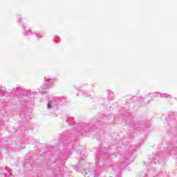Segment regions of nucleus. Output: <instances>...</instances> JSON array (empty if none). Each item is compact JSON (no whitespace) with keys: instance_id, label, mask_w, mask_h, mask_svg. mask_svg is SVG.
<instances>
[{"instance_id":"f257e3e1","label":"nucleus","mask_w":177,"mask_h":177,"mask_svg":"<svg viewBox=\"0 0 177 177\" xmlns=\"http://www.w3.org/2000/svg\"><path fill=\"white\" fill-rule=\"evenodd\" d=\"M62 100V97H54L47 103L48 110H53L55 109H58L59 104L61 103Z\"/></svg>"},{"instance_id":"f03ea898","label":"nucleus","mask_w":177,"mask_h":177,"mask_svg":"<svg viewBox=\"0 0 177 177\" xmlns=\"http://www.w3.org/2000/svg\"><path fill=\"white\" fill-rule=\"evenodd\" d=\"M55 81H57V78H55V77L51 78L50 76L46 75L44 77L45 84H43V86H41V89H49V88H52Z\"/></svg>"},{"instance_id":"7ed1b4c3","label":"nucleus","mask_w":177,"mask_h":177,"mask_svg":"<svg viewBox=\"0 0 177 177\" xmlns=\"http://www.w3.org/2000/svg\"><path fill=\"white\" fill-rule=\"evenodd\" d=\"M82 88H83V89H84V91H83V95H84V96H85L86 97H88L91 96V94H89V93H88V91H86V89H89V88H91V86H88V85L84 84V85L82 86Z\"/></svg>"},{"instance_id":"20e7f679","label":"nucleus","mask_w":177,"mask_h":177,"mask_svg":"<svg viewBox=\"0 0 177 177\" xmlns=\"http://www.w3.org/2000/svg\"><path fill=\"white\" fill-rule=\"evenodd\" d=\"M26 20V17H21L18 20V24L21 26L22 28H26V24H23V21Z\"/></svg>"},{"instance_id":"39448f33","label":"nucleus","mask_w":177,"mask_h":177,"mask_svg":"<svg viewBox=\"0 0 177 177\" xmlns=\"http://www.w3.org/2000/svg\"><path fill=\"white\" fill-rule=\"evenodd\" d=\"M67 122H68L70 124V125H73L74 124V118H73V117L68 118Z\"/></svg>"},{"instance_id":"423d86ee","label":"nucleus","mask_w":177,"mask_h":177,"mask_svg":"<svg viewBox=\"0 0 177 177\" xmlns=\"http://www.w3.org/2000/svg\"><path fill=\"white\" fill-rule=\"evenodd\" d=\"M26 37H28L29 35H32V31L31 30H25L24 33Z\"/></svg>"},{"instance_id":"0eeeda50","label":"nucleus","mask_w":177,"mask_h":177,"mask_svg":"<svg viewBox=\"0 0 177 177\" xmlns=\"http://www.w3.org/2000/svg\"><path fill=\"white\" fill-rule=\"evenodd\" d=\"M160 97H167V99H169V98L172 97V96H171V95H169L168 93H161Z\"/></svg>"},{"instance_id":"6e6552de","label":"nucleus","mask_w":177,"mask_h":177,"mask_svg":"<svg viewBox=\"0 0 177 177\" xmlns=\"http://www.w3.org/2000/svg\"><path fill=\"white\" fill-rule=\"evenodd\" d=\"M149 95H151V96H154V97L161 96V93H160L158 92H154V93H149Z\"/></svg>"},{"instance_id":"1a4fd4ad","label":"nucleus","mask_w":177,"mask_h":177,"mask_svg":"<svg viewBox=\"0 0 177 177\" xmlns=\"http://www.w3.org/2000/svg\"><path fill=\"white\" fill-rule=\"evenodd\" d=\"M108 98H109L110 100H112V99H114V93H109V96H108Z\"/></svg>"},{"instance_id":"9d476101","label":"nucleus","mask_w":177,"mask_h":177,"mask_svg":"<svg viewBox=\"0 0 177 177\" xmlns=\"http://www.w3.org/2000/svg\"><path fill=\"white\" fill-rule=\"evenodd\" d=\"M91 174V175H93V176H94V177H97V176H99V174H97L96 175H95L94 171H92Z\"/></svg>"},{"instance_id":"9b49d317","label":"nucleus","mask_w":177,"mask_h":177,"mask_svg":"<svg viewBox=\"0 0 177 177\" xmlns=\"http://www.w3.org/2000/svg\"><path fill=\"white\" fill-rule=\"evenodd\" d=\"M82 174H85L86 175H88V174H89V172L85 171L84 172L82 171Z\"/></svg>"},{"instance_id":"f8f14e48","label":"nucleus","mask_w":177,"mask_h":177,"mask_svg":"<svg viewBox=\"0 0 177 177\" xmlns=\"http://www.w3.org/2000/svg\"><path fill=\"white\" fill-rule=\"evenodd\" d=\"M37 38H41V37H42V35L39 34V35H37Z\"/></svg>"},{"instance_id":"ddd939ff","label":"nucleus","mask_w":177,"mask_h":177,"mask_svg":"<svg viewBox=\"0 0 177 177\" xmlns=\"http://www.w3.org/2000/svg\"><path fill=\"white\" fill-rule=\"evenodd\" d=\"M151 174H153V171H149V174H148V175L150 176Z\"/></svg>"},{"instance_id":"4468645a","label":"nucleus","mask_w":177,"mask_h":177,"mask_svg":"<svg viewBox=\"0 0 177 177\" xmlns=\"http://www.w3.org/2000/svg\"><path fill=\"white\" fill-rule=\"evenodd\" d=\"M2 158H3V156H0V160H2Z\"/></svg>"},{"instance_id":"2eb2a0df","label":"nucleus","mask_w":177,"mask_h":177,"mask_svg":"<svg viewBox=\"0 0 177 177\" xmlns=\"http://www.w3.org/2000/svg\"><path fill=\"white\" fill-rule=\"evenodd\" d=\"M2 87L0 86V92H2Z\"/></svg>"},{"instance_id":"dca6fc26","label":"nucleus","mask_w":177,"mask_h":177,"mask_svg":"<svg viewBox=\"0 0 177 177\" xmlns=\"http://www.w3.org/2000/svg\"><path fill=\"white\" fill-rule=\"evenodd\" d=\"M90 92H93V91L91 90Z\"/></svg>"},{"instance_id":"f3484780","label":"nucleus","mask_w":177,"mask_h":177,"mask_svg":"<svg viewBox=\"0 0 177 177\" xmlns=\"http://www.w3.org/2000/svg\"><path fill=\"white\" fill-rule=\"evenodd\" d=\"M26 120H28V118H26Z\"/></svg>"}]
</instances>
